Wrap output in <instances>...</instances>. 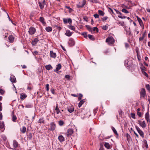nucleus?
Wrapping results in <instances>:
<instances>
[{
	"label": "nucleus",
	"instance_id": "nucleus-18",
	"mask_svg": "<svg viewBox=\"0 0 150 150\" xmlns=\"http://www.w3.org/2000/svg\"><path fill=\"white\" fill-rule=\"evenodd\" d=\"M39 40L38 38H35L32 41L31 43L32 45H35L38 41Z\"/></svg>",
	"mask_w": 150,
	"mask_h": 150
},
{
	"label": "nucleus",
	"instance_id": "nucleus-63",
	"mask_svg": "<svg viewBox=\"0 0 150 150\" xmlns=\"http://www.w3.org/2000/svg\"><path fill=\"white\" fill-rule=\"evenodd\" d=\"M107 28L108 27L105 25L103 26L102 28L104 30H106L107 29Z\"/></svg>",
	"mask_w": 150,
	"mask_h": 150
},
{
	"label": "nucleus",
	"instance_id": "nucleus-39",
	"mask_svg": "<svg viewBox=\"0 0 150 150\" xmlns=\"http://www.w3.org/2000/svg\"><path fill=\"white\" fill-rule=\"evenodd\" d=\"M117 23L119 25H121L122 26H123L124 25V22L123 21H118V22H117Z\"/></svg>",
	"mask_w": 150,
	"mask_h": 150
},
{
	"label": "nucleus",
	"instance_id": "nucleus-37",
	"mask_svg": "<svg viewBox=\"0 0 150 150\" xmlns=\"http://www.w3.org/2000/svg\"><path fill=\"white\" fill-rule=\"evenodd\" d=\"M144 145L145 147L146 148V149H147L148 148V146L147 144V142L146 140H145L144 141Z\"/></svg>",
	"mask_w": 150,
	"mask_h": 150
},
{
	"label": "nucleus",
	"instance_id": "nucleus-58",
	"mask_svg": "<svg viewBox=\"0 0 150 150\" xmlns=\"http://www.w3.org/2000/svg\"><path fill=\"white\" fill-rule=\"evenodd\" d=\"M38 52L37 51H35L33 52V54L35 56L38 54Z\"/></svg>",
	"mask_w": 150,
	"mask_h": 150
},
{
	"label": "nucleus",
	"instance_id": "nucleus-1",
	"mask_svg": "<svg viewBox=\"0 0 150 150\" xmlns=\"http://www.w3.org/2000/svg\"><path fill=\"white\" fill-rule=\"evenodd\" d=\"M139 94L140 99L144 98L146 96L145 89L144 88H141L139 90Z\"/></svg>",
	"mask_w": 150,
	"mask_h": 150
},
{
	"label": "nucleus",
	"instance_id": "nucleus-32",
	"mask_svg": "<svg viewBox=\"0 0 150 150\" xmlns=\"http://www.w3.org/2000/svg\"><path fill=\"white\" fill-rule=\"evenodd\" d=\"M44 120L43 118H40L38 121V122L39 123H44Z\"/></svg>",
	"mask_w": 150,
	"mask_h": 150
},
{
	"label": "nucleus",
	"instance_id": "nucleus-16",
	"mask_svg": "<svg viewBox=\"0 0 150 150\" xmlns=\"http://www.w3.org/2000/svg\"><path fill=\"white\" fill-rule=\"evenodd\" d=\"M61 65L60 64H58L57 65V67L54 70V71L55 72L57 73H58V71L59 70L61 69Z\"/></svg>",
	"mask_w": 150,
	"mask_h": 150
},
{
	"label": "nucleus",
	"instance_id": "nucleus-62",
	"mask_svg": "<svg viewBox=\"0 0 150 150\" xmlns=\"http://www.w3.org/2000/svg\"><path fill=\"white\" fill-rule=\"evenodd\" d=\"M4 92L3 90L1 88L0 89V93L3 94L4 93Z\"/></svg>",
	"mask_w": 150,
	"mask_h": 150
},
{
	"label": "nucleus",
	"instance_id": "nucleus-42",
	"mask_svg": "<svg viewBox=\"0 0 150 150\" xmlns=\"http://www.w3.org/2000/svg\"><path fill=\"white\" fill-rule=\"evenodd\" d=\"M122 11L125 13H129V11L127 10L125 8L122 9Z\"/></svg>",
	"mask_w": 150,
	"mask_h": 150
},
{
	"label": "nucleus",
	"instance_id": "nucleus-53",
	"mask_svg": "<svg viewBox=\"0 0 150 150\" xmlns=\"http://www.w3.org/2000/svg\"><path fill=\"white\" fill-rule=\"evenodd\" d=\"M82 35L85 38H86L87 37V35L86 33H83L82 34Z\"/></svg>",
	"mask_w": 150,
	"mask_h": 150
},
{
	"label": "nucleus",
	"instance_id": "nucleus-45",
	"mask_svg": "<svg viewBox=\"0 0 150 150\" xmlns=\"http://www.w3.org/2000/svg\"><path fill=\"white\" fill-rule=\"evenodd\" d=\"M145 87L148 91H150V86L149 84H147L145 86Z\"/></svg>",
	"mask_w": 150,
	"mask_h": 150
},
{
	"label": "nucleus",
	"instance_id": "nucleus-34",
	"mask_svg": "<svg viewBox=\"0 0 150 150\" xmlns=\"http://www.w3.org/2000/svg\"><path fill=\"white\" fill-rule=\"evenodd\" d=\"M38 3L40 8L41 9H43L44 7V5H45L40 2H39Z\"/></svg>",
	"mask_w": 150,
	"mask_h": 150
},
{
	"label": "nucleus",
	"instance_id": "nucleus-49",
	"mask_svg": "<svg viewBox=\"0 0 150 150\" xmlns=\"http://www.w3.org/2000/svg\"><path fill=\"white\" fill-rule=\"evenodd\" d=\"M1 137L3 139V140H4V141H5L6 139V137L4 134L1 135Z\"/></svg>",
	"mask_w": 150,
	"mask_h": 150
},
{
	"label": "nucleus",
	"instance_id": "nucleus-31",
	"mask_svg": "<svg viewBox=\"0 0 150 150\" xmlns=\"http://www.w3.org/2000/svg\"><path fill=\"white\" fill-rule=\"evenodd\" d=\"M65 7L67 8L69 10V13H71L73 11V10L69 6H65Z\"/></svg>",
	"mask_w": 150,
	"mask_h": 150
},
{
	"label": "nucleus",
	"instance_id": "nucleus-54",
	"mask_svg": "<svg viewBox=\"0 0 150 150\" xmlns=\"http://www.w3.org/2000/svg\"><path fill=\"white\" fill-rule=\"evenodd\" d=\"M93 16L96 18H98L99 17V15L97 13L95 14Z\"/></svg>",
	"mask_w": 150,
	"mask_h": 150
},
{
	"label": "nucleus",
	"instance_id": "nucleus-19",
	"mask_svg": "<svg viewBox=\"0 0 150 150\" xmlns=\"http://www.w3.org/2000/svg\"><path fill=\"white\" fill-rule=\"evenodd\" d=\"M58 139L59 142H63L64 141V138L62 135L59 136L58 137Z\"/></svg>",
	"mask_w": 150,
	"mask_h": 150
},
{
	"label": "nucleus",
	"instance_id": "nucleus-8",
	"mask_svg": "<svg viewBox=\"0 0 150 150\" xmlns=\"http://www.w3.org/2000/svg\"><path fill=\"white\" fill-rule=\"evenodd\" d=\"M145 118L147 122L150 123L149 114V112H147L145 114Z\"/></svg>",
	"mask_w": 150,
	"mask_h": 150
},
{
	"label": "nucleus",
	"instance_id": "nucleus-59",
	"mask_svg": "<svg viewBox=\"0 0 150 150\" xmlns=\"http://www.w3.org/2000/svg\"><path fill=\"white\" fill-rule=\"evenodd\" d=\"M108 18V17L107 16H105L102 18V20L103 21H105L107 20Z\"/></svg>",
	"mask_w": 150,
	"mask_h": 150
},
{
	"label": "nucleus",
	"instance_id": "nucleus-43",
	"mask_svg": "<svg viewBox=\"0 0 150 150\" xmlns=\"http://www.w3.org/2000/svg\"><path fill=\"white\" fill-rule=\"evenodd\" d=\"M32 137V134L30 133L28 136L27 139L29 140H30Z\"/></svg>",
	"mask_w": 150,
	"mask_h": 150
},
{
	"label": "nucleus",
	"instance_id": "nucleus-60",
	"mask_svg": "<svg viewBox=\"0 0 150 150\" xmlns=\"http://www.w3.org/2000/svg\"><path fill=\"white\" fill-rule=\"evenodd\" d=\"M137 115L139 117H141L142 116V113L141 112H137Z\"/></svg>",
	"mask_w": 150,
	"mask_h": 150
},
{
	"label": "nucleus",
	"instance_id": "nucleus-9",
	"mask_svg": "<svg viewBox=\"0 0 150 150\" xmlns=\"http://www.w3.org/2000/svg\"><path fill=\"white\" fill-rule=\"evenodd\" d=\"M68 43L70 46H72L74 45L75 42L74 39L71 38L69 39Z\"/></svg>",
	"mask_w": 150,
	"mask_h": 150
},
{
	"label": "nucleus",
	"instance_id": "nucleus-55",
	"mask_svg": "<svg viewBox=\"0 0 150 150\" xmlns=\"http://www.w3.org/2000/svg\"><path fill=\"white\" fill-rule=\"evenodd\" d=\"M68 22L69 24H71L72 23L71 19L70 18H68Z\"/></svg>",
	"mask_w": 150,
	"mask_h": 150
},
{
	"label": "nucleus",
	"instance_id": "nucleus-50",
	"mask_svg": "<svg viewBox=\"0 0 150 150\" xmlns=\"http://www.w3.org/2000/svg\"><path fill=\"white\" fill-rule=\"evenodd\" d=\"M131 117L133 119H135V114L134 113H132L131 114Z\"/></svg>",
	"mask_w": 150,
	"mask_h": 150
},
{
	"label": "nucleus",
	"instance_id": "nucleus-40",
	"mask_svg": "<svg viewBox=\"0 0 150 150\" xmlns=\"http://www.w3.org/2000/svg\"><path fill=\"white\" fill-rule=\"evenodd\" d=\"M17 119V117L15 115H13L12 117V120L14 122L16 121V120Z\"/></svg>",
	"mask_w": 150,
	"mask_h": 150
},
{
	"label": "nucleus",
	"instance_id": "nucleus-47",
	"mask_svg": "<svg viewBox=\"0 0 150 150\" xmlns=\"http://www.w3.org/2000/svg\"><path fill=\"white\" fill-rule=\"evenodd\" d=\"M58 123L60 126H62L64 124V122L62 120H60L59 121Z\"/></svg>",
	"mask_w": 150,
	"mask_h": 150
},
{
	"label": "nucleus",
	"instance_id": "nucleus-56",
	"mask_svg": "<svg viewBox=\"0 0 150 150\" xmlns=\"http://www.w3.org/2000/svg\"><path fill=\"white\" fill-rule=\"evenodd\" d=\"M142 73L144 75L146 76V77H148V75L146 72L144 71H142Z\"/></svg>",
	"mask_w": 150,
	"mask_h": 150
},
{
	"label": "nucleus",
	"instance_id": "nucleus-14",
	"mask_svg": "<svg viewBox=\"0 0 150 150\" xmlns=\"http://www.w3.org/2000/svg\"><path fill=\"white\" fill-rule=\"evenodd\" d=\"M50 55L51 57L55 58L57 56V55L55 52H54L53 51H50Z\"/></svg>",
	"mask_w": 150,
	"mask_h": 150
},
{
	"label": "nucleus",
	"instance_id": "nucleus-44",
	"mask_svg": "<svg viewBox=\"0 0 150 150\" xmlns=\"http://www.w3.org/2000/svg\"><path fill=\"white\" fill-rule=\"evenodd\" d=\"M69 28L73 30H74L75 29V28L74 26H73L71 25H70L69 26Z\"/></svg>",
	"mask_w": 150,
	"mask_h": 150
},
{
	"label": "nucleus",
	"instance_id": "nucleus-11",
	"mask_svg": "<svg viewBox=\"0 0 150 150\" xmlns=\"http://www.w3.org/2000/svg\"><path fill=\"white\" fill-rule=\"evenodd\" d=\"M136 17L137 18V20L139 22V23L140 26L141 27H143V28H144V25L143 21H142V20L140 18L138 17V16H136Z\"/></svg>",
	"mask_w": 150,
	"mask_h": 150
},
{
	"label": "nucleus",
	"instance_id": "nucleus-3",
	"mask_svg": "<svg viewBox=\"0 0 150 150\" xmlns=\"http://www.w3.org/2000/svg\"><path fill=\"white\" fill-rule=\"evenodd\" d=\"M18 146V144L17 141L16 140H14L13 142V145L10 147V149L12 150H15L17 148Z\"/></svg>",
	"mask_w": 150,
	"mask_h": 150
},
{
	"label": "nucleus",
	"instance_id": "nucleus-28",
	"mask_svg": "<svg viewBox=\"0 0 150 150\" xmlns=\"http://www.w3.org/2000/svg\"><path fill=\"white\" fill-rule=\"evenodd\" d=\"M105 147L107 148L108 149H110V144L106 142L104 144Z\"/></svg>",
	"mask_w": 150,
	"mask_h": 150
},
{
	"label": "nucleus",
	"instance_id": "nucleus-33",
	"mask_svg": "<svg viewBox=\"0 0 150 150\" xmlns=\"http://www.w3.org/2000/svg\"><path fill=\"white\" fill-rule=\"evenodd\" d=\"M26 130V128L25 126L23 127L22 129L21 130V132L23 133H25V132Z\"/></svg>",
	"mask_w": 150,
	"mask_h": 150
},
{
	"label": "nucleus",
	"instance_id": "nucleus-2",
	"mask_svg": "<svg viewBox=\"0 0 150 150\" xmlns=\"http://www.w3.org/2000/svg\"><path fill=\"white\" fill-rule=\"evenodd\" d=\"M106 42H107L108 44L110 45H112L114 44L115 42V40L114 38L111 37H109L106 39Z\"/></svg>",
	"mask_w": 150,
	"mask_h": 150
},
{
	"label": "nucleus",
	"instance_id": "nucleus-5",
	"mask_svg": "<svg viewBox=\"0 0 150 150\" xmlns=\"http://www.w3.org/2000/svg\"><path fill=\"white\" fill-rule=\"evenodd\" d=\"M86 3V0H83L79 2L77 5V6L78 8L83 7L85 5Z\"/></svg>",
	"mask_w": 150,
	"mask_h": 150
},
{
	"label": "nucleus",
	"instance_id": "nucleus-6",
	"mask_svg": "<svg viewBox=\"0 0 150 150\" xmlns=\"http://www.w3.org/2000/svg\"><path fill=\"white\" fill-rule=\"evenodd\" d=\"M138 123L143 128H145L146 127V124L145 121L142 122L141 121L139 120L138 121Z\"/></svg>",
	"mask_w": 150,
	"mask_h": 150
},
{
	"label": "nucleus",
	"instance_id": "nucleus-57",
	"mask_svg": "<svg viewBox=\"0 0 150 150\" xmlns=\"http://www.w3.org/2000/svg\"><path fill=\"white\" fill-rule=\"evenodd\" d=\"M78 98V99L79 100H80L82 98L83 96V95L81 94H80Z\"/></svg>",
	"mask_w": 150,
	"mask_h": 150
},
{
	"label": "nucleus",
	"instance_id": "nucleus-30",
	"mask_svg": "<svg viewBox=\"0 0 150 150\" xmlns=\"http://www.w3.org/2000/svg\"><path fill=\"white\" fill-rule=\"evenodd\" d=\"M8 39L11 42H12L14 40V38L12 35H10L8 37Z\"/></svg>",
	"mask_w": 150,
	"mask_h": 150
},
{
	"label": "nucleus",
	"instance_id": "nucleus-35",
	"mask_svg": "<svg viewBox=\"0 0 150 150\" xmlns=\"http://www.w3.org/2000/svg\"><path fill=\"white\" fill-rule=\"evenodd\" d=\"M118 16L119 18H122V19H123V18L124 19V18H127V19H128V20H129L130 18L129 17H126L125 16Z\"/></svg>",
	"mask_w": 150,
	"mask_h": 150
},
{
	"label": "nucleus",
	"instance_id": "nucleus-51",
	"mask_svg": "<svg viewBox=\"0 0 150 150\" xmlns=\"http://www.w3.org/2000/svg\"><path fill=\"white\" fill-rule=\"evenodd\" d=\"M68 19L67 18H64L63 19V21L64 23L65 24H66L68 23Z\"/></svg>",
	"mask_w": 150,
	"mask_h": 150
},
{
	"label": "nucleus",
	"instance_id": "nucleus-36",
	"mask_svg": "<svg viewBox=\"0 0 150 150\" xmlns=\"http://www.w3.org/2000/svg\"><path fill=\"white\" fill-rule=\"evenodd\" d=\"M126 137L128 141L129 142L131 139V137L130 135L127 133L126 134Z\"/></svg>",
	"mask_w": 150,
	"mask_h": 150
},
{
	"label": "nucleus",
	"instance_id": "nucleus-10",
	"mask_svg": "<svg viewBox=\"0 0 150 150\" xmlns=\"http://www.w3.org/2000/svg\"><path fill=\"white\" fill-rule=\"evenodd\" d=\"M35 31L36 30L35 28L31 27L29 30L28 33L30 35H33L35 33Z\"/></svg>",
	"mask_w": 150,
	"mask_h": 150
},
{
	"label": "nucleus",
	"instance_id": "nucleus-17",
	"mask_svg": "<svg viewBox=\"0 0 150 150\" xmlns=\"http://www.w3.org/2000/svg\"><path fill=\"white\" fill-rule=\"evenodd\" d=\"M10 80L12 83H15L16 81V80L15 76L13 75H11Z\"/></svg>",
	"mask_w": 150,
	"mask_h": 150
},
{
	"label": "nucleus",
	"instance_id": "nucleus-38",
	"mask_svg": "<svg viewBox=\"0 0 150 150\" xmlns=\"http://www.w3.org/2000/svg\"><path fill=\"white\" fill-rule=\"evenodd\" d=\"M98 13L99 15L102 16H103L105 14V13L103 11L100 10L98 11Z\"/></svg>",
	"mask_w": 150,
	"mask_h": 150
},
{
	"label": "nucleus",
	"instance_id": "nucleus-4",
	"mask_svg": "<svg viewBox=\"0 0 150 150\" xmlns=\"http://www.w3.org/2000/svg\"><path fill=\"white\" fill-rule=\"evenodd\" d=\"M135 128L140 136L142 138L144 137V132L137 126H135Z\"/></svg>",
	"mask_w": 150,
	"mask_h": 150
},
{
	"label": "nucleus",
	"instance_id": "nucleus-25",
	"mask_svg": "<svg viewBox=\"0 0 150 150\" xmlns=\"http://www.w3.org/2000/svg\"><path fill=\"white\" fill-rule=\"evenodd\" d=\"M45 68L47 70H49L52 69V67L50 64L46 65Z\"/></svg>",
	"mask_w": 150,
	"mask_h": 150
},
{
	"label": "nucleus",
	"instance_id": "nucleus-7",
	"mask_svg": "<svg viewBox=\"0 0 150 150\" xmlns=\"http://www.w3.org/2000/svg\"><path fill=\"white\" fill-rule=\"evenodd\" d=\"M50 128L49 129L52 131L54 130L56 128V126L55 123L54 122H51L50 123Z\"/></svg>",
	"mask_w": 150,
	"mask_h": 150
},
{
	"label": "nucleus",
	"instance_id": "nucleus-13",
	"mask_svg": "<svg viewBox=\"0 0 150 150\" xmlns=\"http://www.w3.org/2000/svg\"><path fill=\"white\" fill-rule=\"evenodd\" d=\"M68 111L70 113L73 112L74 111V108L71 105H69L67 107Z\"/></svg>",
	"mask_w": 150,
	"mask_h": 150
},
{
	"label": "nucleus",
	"instance_id": "nucleus-64",
	"mask_svg": "<svg viewBox=\"0 0 150 150\" xmlns=\"http://www.w3.org/2000/svg\"><path fill=\"white\" fill-rule=\"evenodd\" d=\"M125 46L126 48H127L129 47V45L128 43H125Z\"/></svg>",
	"mask_w": 150,
	"mask_h": 150
},
{
	"label": "nucleus",
	"instance_id": "nucleus-41",
	"mask_svg": "<svg viewBox=\"0 0 150 150\" xmlns=\"http://www.w3.org/2000/svg\"><path fill=\"white\" fill-rule=\"evenodd\" d=\"M88 38L91 40H93L95 39L93 37V36L92 35H88Z\"/></svg>",
	"mask_w": 150,
	"mask_h": 150
},
{
	"label": "nucleus",
	"instance_id": "nucleus-15",
	"mask_svg": "<svg viewBox=\"0 0 150 150\" xmlns=\"http://www.w3.org/2000/svg\"><path fill=\"white\" fill-rule=\"evenodd\" d=\"M5 129V126L4 122L0 121V129L4 130Z\"/></svg>",
	"mask_w": 150,
	"mask_h": 150
},
{
	"label": "nucleus",
	"instance_id": "nucleus-21",
	"mask_svg": "<svg viewBox=\"0 0 150 150\" xmlns=\"http://www.w3.org/2000/svg\"><path fill=\"white\" fill-rule=\"evenodd\" d=\"M146 35V32L145 31L144 33L142 35V36L141 37H140L139 38V41H142V40L145 37Z\"/></svg>",
	"mask_w": 150,
	"mask_h": 150
},
{
	"label": "nucleus",
	"instance_id": "nucleus-29",
	"mask_svg": "<svg viewBox=\"0 0 150 150\" xmlns=\"http://www.w3.org/2000/svg\"><path fill=\"white\" fill-rule=\"evenodd\" d=\"M55 110L56 111L57 114H58L60 112V110L58 107V105L57 104L55 109Z\"/></svg>",
	"mask_w": 150,
	"mask_h": 150
},
{
	"label": "nucleus",
	"instance_id": "nucleus-27",
	"mask_svg": "<svg viewBox=\"0 0 150 150\" xmlns=\"http://www.w3.org/2000/svg\"><path fill=\"white\" fill-rule=\"evenodd\" d=\"M84 102H85L84 100H81L79 103L78 107L79 108H80L81 106L83 104V103H84Z\"/></svg>",
	"mask_w": 150,
	"mask_h": 150
},
{
	"label": "nucleus",
	"instance_id": "nucleus-26",
	"mask_svg": "<svg viewBox=\"0 0 150 150\" xmlns=\"http://www.w3.org/2000/svg\"><path fill=\"white\" fill-rule=\"evenodd\" d=\"M45 30L48 32H50L52 31V28L51 27L48 26L45 28Z\"/></svg>",
	"mask_w": 150,
	"mask_h": 150
},
{
	"label": "nucleus",
	"instance_id": "nucleus-20",
	"mask_svg": "<svg viewBox=\"0 0 150 150\" xmlns=\"http://www.w3.org/2000/svg\"><path fill=\"white\" fill-rule=\"evenodd\" d=\"M72 34L71 32H70L69 30H68L66 31V32L65 33V35L66 36L68 37L71 36Z\"/></svg>",
	"mask_w": 150,
	"mask_h": 150
},
{
	"label": "nucleus",
	"instance_id": "nucleus-48",
	"mask_svg": "<svg viewBox=\"0 0 150 150\" xmlns=\"http://www.w3.org/2000/svg\"><path fill=\"white\" fill-rule=\"evenodd\" d=\"M93 31H96L97 32H98V29L97 27H94L92 29Z\"/></svg>",
	"mask_w": 150,
	"mask_h": 150
},
{
	"label": "nucleus",
	"instance_id": "nucleus-12",
	"mask_svg": "<svg viewBox=\"0 0 150 150\" xmlns=\"http://www.w3.org/2000/svg\"><path fill=\"white\" fill-rule=\"evenodd\" d=\"M74 132L73 130L72 129H69L67 130V136H69L70 135H71Z\"/></svg>",
	"mask_w": 150,
	"mask_h": 150
},
{
	"label": "nucleus",
	"instance_id": "nucleus-23",
	"mask_svg": "<svg viewBox=\"0 0 150 150\" xmlns=\"http://www.w3.org/2000/svg\"><path fill=\"white\" fill-rule=\"evenodd\" d=\"M39 21L43 24L44 25L46 24V23L44 21V19L43 17H40L39 18Z\"/></svg>",
	"mask_w": 150,
	"mask_h": 150
},
{
	"label": "nucleus",
	"instance_id": "nucleus-22",
	"mask_svg": "<svg viewBox=\"0 0 150 150\" xmlns=\"http://www.w3.org/2000/svg\"><path fill=\"white\" fill-rule=\"evenodd\" d=\"M20 98L21 99H24L27 97L26 95L24 93H21L20 95Z\"/></svg>",
	"mask_w": 150,
	"mask_h": 150
},
{
	"label": "nucleus",
	"instance_id": "nucleus-46",
	"mask_svg": "<svg viewBox=\"0 0 150 150\" xmlns=\"http://www.w3.org/2000/svg\"><path fill=\"white\" fill-rule=\"evenodd\" d=\"M114 10L116 11V13L117 14L120 15L119 16H122V14L119 11H118L115 9H114Z\"/></svg>",
	"mask_w": 150,
	"mask_h": 150
},
{
	"label": "nucleus",
	"instance_id": "nucleus-24",
	"mask_svg": "<svg viewBox=\"0 0 150 150\" xmlns=\"http://www.w3.org/2000/svg\"><path fill=\"white\" fill-rule=\"evenodd\" d=\"M111 129L113 131L114 133L117 136H118V134L117 133L116 130L115 129V128L113 127L112 126L111 127Z\"/></svg>",
	"mask_w": 150,
	"mask_h": 150
},
{
	"label": "nucleus",
	"instance_id": "nucleus-61",
	"mask_svg": "<svg viewBox=\"0 0 150 150\" xmlns=\"http://www.w3.org/2000/svg\"><path fill=\"white\" fill-rule=\"evenodd\" d=\"M46 90L47 91H48L49 90V84H47L46 86Z\"/></svg>",
	"mask_w": 150,
	"mask_h": 150
},
{
	"label": "nucleus",
	"instance_id": "nucleus-52",
	"mask_svg": "<svg viewBox=\"0 0 150 150\" xmlns=\"http://www.w3.org/2000/svg\"><path fill=\"white\" fill-rule=\"evenodd\" d=\"M86 26L89 31H92V28H91L90 26L89 25H86Z\"/></svg>",
	"mask_w": 150,
	"mask_h": 150
}]
</instances>
